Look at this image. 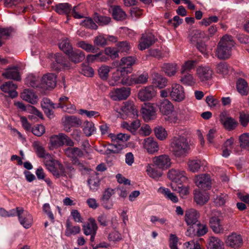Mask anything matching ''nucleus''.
I'll return each instance as SVG.
<instances>
[{"label": "nucleus", "instance_id": "obj_1", "mask_svg": "<svg viewBox=\"0 0 249 249\" xmlns=\"http://www.w3.org/2000/svg\"><path fill=\"white\" fill-rule=\"evenodd\" d=\"M235 45L231 36H224L218 43L215 51V56L220 59L229 58L231 54V50Z\"/></svg>", "mask_w": 249, "mask_h": 249}, {"label": "nucleus", "instance_id": "obj_2", "mask_svg": "<svg viewBox=\"0 0 249 249\" xmlns=\"http://www.w3.org/2000/svg\"><path fill=\"white\" fill-rule=\"evenodd\" d=\"M170 148L176 157H180L188 152L190 145L186 138L183 136H177L171 139Z\"/></svg>", "mask_w": 249, "mask_h": 249}, {"label": "nucleus", "instance_id": "obj_3", "mask_svg": "<svg viewBox=\"0 0 249 249\" xmlns=\"http://www.w3.org/2000/svg\"><path fill=\"white\" fill-rule=\"evenodd\" d=\"M15 216H18L20 224L25 229L30 228L33 223L32 215L22 207H17Z\"/></svg>", "mask_w": 249, "mask_h": 249}, {"label": "nucleus", "instance_id": "obj_4", "mask_svg": "<svg viewBox=\"0 0 249 249\" xmlns=\"http://www.w3.org/2000/svg\"><path fill=\"white\" fill-rule=\"evenodd\" d=\"M50 141L51 146L54 148H58L64 144L69 146L74 145V142L71 139L63 133L52 136Z\"/></svg>", "mask_w": 249, "mask_h": 249}, {"label": "nucleus", "instance_id": "obj_5", "mask_svg": "<svg viewBox=\"0 0 249 249\" xmlns=\"http://www.w3.org/2000/svg\"><path fill=\"white\" fill-rule=\"evenodd\" d=\"M169 96L172 101L180 102L185 98L184 88L179 84L173 83L169 88Z\"/></svg>", "mask_w": 249, "mask_h": 249}, {"label": "nucleus", "instance_id": "obj_6", "mask_svg": "<svg viewBox=\"0 0 249 249\" xmlns=\"http://www.w3.org/2000/svg\"><path fill=\"white\" fill-rule=\"evenodd\" d=\"M45 165L47 169L56 177L66 175L63 165L58 161L54 160L53 158L50 160H47L45 161Z\"/></svg>", "mask_w": 249, "mask_h": 249}, {"label": "nucleus", "instance_id": "obj_7", "mask_svg": "<svg viewBox=\"0 0 249 249\" xmlns=\"http://www.w3.org/2000/svg\"><path fill=\"white\" fill-rule=\"evenodd\" d=\"M141 113L144 120L145 122H148L156 117V107L154 104L145 103L142 107Z\"/></svg>", "mask_w": 249, "mask_h": 249}, {"label": "nucleus", "instance_id": "obj_8", "mask_svg": "<svg viewBox=\"0 0 249 249\" xmlns=\"http://www.w3.org/2000/svg\"><path fill=\"white\" fill-rule=\"evenodd\" d=\"M130 89L129 88H117L112 90L109 96L114 101H121L127 99L130 95Z\"/></svg>", "mask_w": 249, "mask_h": 249}, {"label": "nucleus", "instance_id": "obj_9", "mask_svg": "<svg viewBox=\"0 0 249 249\" xmlns=\"http://www.w3.org/2000/svg\"><path fill=\"white\" fill-rule=\"evenodd\" d=\"M154 164L160 169L166 170L171 165V160L167 155L156 156L153 159Z\"/></svg>", "mask_w": 249, "mask_h": 249}, {"label": "nucleus", "instance_id": "obj_10", "mask_svg": "<svg viewBox=\"0 0 249 249\" xmlns=\"http://www.w3.org/2000/svg\"><path fill=\"white\" fill-rule=\"evenodd\" d=\"M213 74L212 70L208 66H199L196 70V75L201 82L210 80Z\"/></svg>", "mask_w": 249, "mask_h": 249}, {"label": "nucleus", "instance_id": "obj_11", "mask_svg": "<svg viewBox=\"0 0 249 249\" xmlns=\"http://www.w3.org/2000/svg\"><path fill=\"white\" fill-rule=\"evenodd\" d=\"M168 177L172 181L178 184L187 180L185 172L179 169L170 170L168 173Z\"/></svg>", "mask_w": 249, "mask_h": 249}, {"label": "nucleus", "instance_id": "obj_12", "mask_svg": "<svg viewBox=\"0 0 249 249\" xmlns=\"http://www.w3.org/2000/svg\"><path fill=\"white\" fill-rule=\"evenodd\" d=\"M195 182L198 188L203 190L210 189L211 187V179L208 174H201L196 176Z\"/></svg>", "mask_w": 249, "mask_h": 249}, {"label": "nucleus", "instance_id": "obj_13", "mask_svg": "<svg viewBox=\"0 0 249 249\" xmlns=\"http://www.w3.org/2000/svg\"><path fill=\"white\" fill-rule=\"evenodd\" d=\"M225 244L227 246L234 249H238L243 244V239L240 234L232 233L227 236Z\"/></svg>", "mask_w": 249, "mask_h": 249}, {"label": "nucleus", "instance_id": "obj_14", "mask_svg": "<svg viewBox=\"0 0 249 249\" xmlns=\"http://www.w3.org/2000/svg\"><path fill=\"white\" fill-rule=\"evenodd\" d=\"M155 41V36L152 33L143 34L139 40L138 48L140 50H144L153 44Z\"/></svg>", "mask_w": 249, "mask_h": 249}, {"label": "nucleus", "instance_id": "obj_15", "mask_svg": "<svg viewBox=\"0 0 249 249\" xmlns=\"http://www.w3.org/2000/svg\"><path fill=\"white\" fill-rule=\"evenodd\" d=\"M156 95V91L153 86H147L139 91L138 98L142 101L150 100Z\"/></svg>", "mask_w": 249, "mask_h": 249}, {"label": "nucleus", "instance_id": "obj_16", "mask_svg": "<svg viewBox=\"0 0 249 249\" xmlns=\"http://www.w3.org/2000/svg\"><path fill=\"white\" fill-rule=\"evenodd\" d=\"M122 112L128 116L132 118H136L138 116V111L134 103L128 101L124 103L121 107Z\"/></svg>", "mask_w": 249, "mask_h": 249}, {"label": "nucleus", "instance_id": "obj_17", "mask_svg": "<svg viewBox=\"0 0 249 249\" xmlns=\"http://www.w3.org/2000/svg\"><path fill=\"white\" fill-rule=\"evenodd\" d=\"M17 89V86L11 81L4 82L0 87V89L4 93L8 94V96L11 98H15L18 96Z\"/></svg>", "mask_w": 249, "mask_h": 249}, {"label": "nucleus", "instance_id": "obj_18", "mask_svg": "<svg viewBox=\"0 0 249 249\" xmlns=\"http://www.w3.org/2000/svg\"><path fill=\"white\" fill-rule=\"evenodd\" d=\"M200 214L194 209H189L185 211L184 219L188 225H194L198 222Z\"/></svg>", "mask_w": 249, "mask_h": 249}, {"label": "nucleus", "instance_id": "obj_19", "mask_svg": "<svg viewBox=\"0 0 249 249\" xmlns=\"http://www.w3.org/2000/svg\"><path fill=\"white\" fill-rule=\"evenodd\" d=\"M143 147L150 154L158 152L159 149L158 142L153 138L150 137L144 139Z\"/></svg>", "mask_w": 249, "mask_h": 249}, {"label": "nucleus", "instance_id": "obj_20", "mask_svg": "<svg viewBox=\"0 0 249 249\" xmlns=\"http://www.w3.org/2000/svg\"><path fill=\"white\" fill-rule=\"evenodd\" d=\"M220 121L225 128L230 131L235 129L238 124L237 121L231 117H226L224 113L220 114Z\"/></svg>", "mask_w": 249, "mask_h": 249}, {"label": "nucleus", "instance_id": "obj_21", "mask_svg": "<svg viewBox=\"0 0 249 249\" xmlns=\"http://www.w3.org/2000/svg\"><path fill=\"white\" fill-rule=\"evenodd\" d=\"M210 228L215 233H223L224 228L221 222V219L218 216H213L210 218L209 221Z\"/></svg>", "mask_w": 249, "mask_h": 249}, {"label": "nucleus", "instance_id": "obj_22", "mask_svg": "<svg viewBox=\"0 0 249 249\" xmlns=\"http://www.w3.org/2000/svg\"><path fill=\"white\" fill-rule=\"evenodd\" d=\"M56 85L55 76L53 73L44 75L42 79L40 87L44 89L54 88Z\"/></svg>", "mask_w": 249, "mask_h": 249}, {"label": "nucleus", "instance_id": "obj_23", "mask_svg": "<svg viewBox=\"0 0 249 249\" xmlns=\"http://www.w3.org/2000/svg\"><path fill=\"white\" fill-rule=\"evenodd\" d=\"M70 60L74 63L82 61L85 57L84 53L80 50L71 49L66 53Z\"/></svg>", "mask_w": 249, "mask_h": 249}, {"label": "nucleus", "instance_id": "obj_24", "mask_svg": "<svg viewBox=\"0 0 249 249\" xmlns=\"http://www.w3.org/2000/svg\"><path fill=\"white\" fill-rule=\"evenodd\" d=\"M65 154L69 158H71L76 164L78 162L77 158H81L83 156V151L77 147H68L64 149Z\"/></svg>", "mask_w": 249, "mask_h": 249}, {"label": "nucleus", "instance_id": "obj_25", "mask_svg": "<svg viewBox=\"0 0 249 249\" xmlns=\"http://www.w3.org/2000/svg\"><path fill=\"white\" fill-rule=\"evenodd\" d=\"M160 111L163 114L168 115L172 113L174 110V106L168 99H163L160 101L158 105Z\"/></svg>", "mask_w": 249, "mask_h": 249}, {"label": "nucleus", "instance_id": "obj_26", "mask_svg": "<svg viewBox=\"0 0 249 249\" xmlns=\"http://www.w3.org/2000/svg\"><path fill=\"white\" fill-rule=\"evenodd\" d=\"M206 37L207 35L205 33L200 30H194L189 35L190 41L192 44L199 43Z\"/></svg>", "mask_w": 249, "mask_h": 249}, {"label": "nucleus", "instance_id": "obj_27", "mask_svg": "<svg viewBox=\"0 0 249 249\" xmlns=\"http://www.w3.org/2000/svg\"><path fill=\"white\" fill-rule=\"evenodd\" d=\"M124 72H125V68H118L117 71L113 73L111 78L109 80V85L115 86L120 84H122V77Z\"/></svg>", "mask_w": 249, "mask_h": 249}, {"label": "nucleus", "instance_id": "obj_28", "mask_svg": "<svg viewBox=\"0 0 249 249\" xmlns=\"http://www.w3.org/2000/svg\"><path fill=\"white\" fill-rule=\"evenodd\" d=\"M2 75L7 79H13L16 81H19L21 79L18 69L16 67L7 69L2 73Z\"/></svg>", "mask_w": 249, "mask_h": 249}, {"label": "nucleus", "instance_id": "obj_29", "mask_svg": "<svg viewBox=\"0 0 249 249\" xmlns=\"http://www.w3.org/2000/svg\"><path fill=\"white\" fill-rule=\"evenodd\" d=\"M21 98L32 104H35L37 102V97L32 90L25 89L20 94Z\"/></svg>", "mask_w": 249, "mask_h": 249}, {"label": "nucleus", "instance_id": "obj_30", "mask_svg": "<svg viewBox=\"0 0 249 249\" xmlns=\"http://www.w3.org/2000/svg\"><path fill=\"white\" fill-rule=\"evenodd\" d=\"M98 226L95 220L93 218H90L87 224L83 226L84 233L86 235L96 233Z\"/></svg>", "mask_w": 249, "mask_h": 249}, {"label": "nucleus", "instance_id": "obj_31", "mask_svg": "<svg viewBox=\"0 0 249 249\" xmlns=\"http://www.w3.org/2000/svg\"><path fill=\"white\" fill-rule=\"evenodd\" d=\"M178 69V65L176 63H165L161 67L162 71L170 77L175 75Z\"/></svg>", "mask_w": 249, "mask_h": 249}, {"label": "nucleus", "instance_id": "obj_32", "mask_svg": "<svg viewBox=\"0 0 249 249\" xmlns=\"http://www.w3.org/2000/svg\"><path fill=\"white\" fill-rule=\"evenodd\" d=\"M33 145L38 156L44 158L45 162L47 160H49L52 159L51 156L46 152L43 146L38 142H34Z\"/></svg>", "mask_w": 249, "mask_h": 249}, {"label": "nucleus", "instance_id": "obj_33", "mask_svg": "<svg viewBox=\"0 0 249 249\" xmlns=\"http://www.w3.org/2000/svg\"><path fill=\"white\" fill-rule=\"evenodd\" d=\"M209 199V196L206 192H201L195 190L194 192V200L197 205H203Z\"/></svg>", "mask_w": 249, "mask_h": 249}, {"label": "nucleus", "instance_id": "obj_34", "mask_svg": "<svg viewBox=\"0 0 249 249\" xmlns=\"http://www.w3.org/2000/svg\"><path fill=\"white\" fill-rule=\"evenodd\" d=\"M236 89L241 95H247L249 91V87L247 81L243 78H239L236 82Z\"/></svg>", "mask_w": 249, "mask_h": 249}, {"label": "nucleus", "instance_id": "obj_35", "mask_svg": "<svg viewBox=\"0 0 249 249\" xmlns=\"http://www.w3.org/2000/svg\"><path fill=\"white\" fill-rule=\"evenodd\" d=\"M41 107L47 116L49 118L53 117V109L54 108L53 104L48 99H44L41 102Z\"/></svg>", "mask_w": 249, "mask_h": 249}, {"label": "nucleus", "instance_id": "obj_36", "mask_svg": "<svg viewBox=\"0 0 249 249\" xmlns=\"http://www.w3.org/2000/svg\"><path fill=\"white\" fill-rule=\"evenodd\" d=\"M66 229L65 235L67 236H71L72 235H76L81 231V228L79 226H73L69 221L66 222Z\"/></svg>", "mask_w": 249, "mask_h": 249}, {"label": "nucleus", "instance_id": "obj_37", "mask_svg": "<svg viewBox=\"0 0 249 249\" xmlns=\"http://www.w3.org/2000/svg\"><path fill=\"white\" fill-rule=\"evenodd\" d=\"M158 192L162 194L168 199L171 200L173 203H177L178 201V199L176 195L172 193L168 188L160 187L158 189Z\"/></svg>", "mask_w": 249, "mask_h": 249}, {"label": "nucleus", "instance_id": "obj_38", "mask_svg": "<svg viewBox=\"0 0 249 249\" xmlns=\"http://www.w3.org/2000/svg\"><path fill=\"white\" fill-rule=\"evenodd\" d=\"M112 15L113 18L117 20H123L125 19L126 15L125 13L119 6L112 8Z\"/></svg>", "mask_w": 249, "mask_h": 249}, {"label": "nucleus", "instance_id": "obj_39", "mask_svg": "<svg viewBox=\"0 0 249 249\" xmlns=\"http://www.w3.org/2000/svg\"><path fill=\"white\" fill-rule=\"evenodd\" d=\"M54 59L56 63L59 65V66H55L54 65L52 68L55 70H58L60 67L64 68H69L70 67V63L66 60L60 54L57 53L54 55Z\"/></svg>", "mask_w": 249, "mask_h": 249}, {"label": "nucleus", "instance_id": "obj_40", "mask_svg": "<svg viewBox=\"0 0 249 249\" xmlns=\"http://www.w3.org/2000/svg\"><path fill=\"white\" fill-rule=\"evenodd\" d=\"M153 83L160 89H162L167 85L168 80L165 77H163L158 73H155L154 75Z\"/></svg>", "mask_w": 249, "mask_h": 249}, {"label": "nucleus", "instance_id": "obj_41", "mask_svg": "<svg viewBox=\"0 0 249 249\" xmlns=\"http://www.w3.org/2000/svg\"><path fill=\"white\" fill-rule=\"evenodd\" d=\"M180 82L184 85L191 86L196 83V79L190 72L181 73Z\"/></svg>", "mask_w": 249, "mask_h": 249}, {"label": "nucleus", "instance_id": "obj_42", "mask_svg": "<svg viewBox=\"0 0 249 249\" xmlns=\"http://www.w3.org/2000/svg\"><path fill=\"white\" fill-rule=\"evenodd\" d=\"M88 185L91 191H97L100 186V179L96 175L92 176L88 180Z\"/></svg>", "mask_w": 249, "mask_h": 249}, {"label": "nucleus", "instance_id": "obj_43", "mask_svg": "<svg viewBox=\"0 0 249 249\" xmlns=\"http://www.w3.org/2000/svg\"><path fill=\"white\" fill-rule=\"evenodd\" d=\"M136 61V59L132 56H127L123 57L121 60L120 66L121 68H125V72L126 73L130 72V71L126 70V68H129L134 64Z\"/></svg>", "mask_w": 249, "mask_h": 249}, {"label": "nucleus", "instance_id": "obj_44", "mask_svg": "<svg viewBox=\"0 0 249 249\" xmlns=\"http://www.w3.org/2000/svg\"><path fill=\"white\" fill-rule=\"evenodd\" d=\"M223 242L218 238L211 237L210 238L208 249H223Z\"/></svg>", "mask_w": 249, "mask_h": 249}, {"label": "nucleus", "instance_id": "obj_45", "mask_svg": "<svg viewBox=\"0 0 249 249\" xmlns=\"http://www.w3.org/2000/svg\"><path fill=\"white\" fill-rule=\"evenodd\" d=\"M140 125L141 123L139 120H135L130 124L125 122L124 123L123 125L124 128L126 129L131 133H135Z\"/></svg>", "mask_w": 249, "mask_h": 249}, {"label": "nucleus", "instance_id": "obj_46", "mask_svg": "<svg viewBox=\"0 0 249 249\" xmlns=\"http://www.w3.org/2000/svg\"><path fill=\"white\" fill-rule=\"evenodd\" d=\"M71 6L68 3H59L56 5L55 11L59 14H68L71 11Z\"/></svg>", "mask_w": 249, "mask_h": 249}, {"label": "nucleus", "instance_id": "obj_47", "mask_svg": "<svg viewBox=\"0 0 249 249\" xmlns=\"http://www.w3.org/2000/svg\"><path fill=\"white\" fill-rule=\"evenodd\" d=\"M196 66V61L188 60L185 61L181 66L180 73L189 72Z\"/></svg>", "mask_w": 249, "mask_h": 249}, {"label": "nucleus", "instance_id": "obj_48", "mask_svg": "<svg viewBox=\"0 0 249 249\" xmlns=\"http://www.w3.org/2000/svg\"><path fill=\"white\" fill-rule=\"evenodd\" d=\"M83 127V132L87 136H91L95 130L94 124L89 122H84Z\"/></svg>", "mask_w": 249, "mask_h": 249}, {"label": "nucleus", "instance_id": "obj_49", "mask_svg": "<svg viewBox=\"0 0 249 249\" xmlns=\"http://www.w3.org/2000/svg\"><path fill=\"white\" fill-rule=\"evenodd\" d=\"M156 137L160 140H165L167 137V133L165 129L162 126H158L154 129Z\"/></svg>", "mask_w": 249, "mask_h": 249}, {"label": "nucleus", "instance_id": "obj_50", "mask_svg": "<svg viewBox=\"0 0 249 249\" xmlns=\"http://www.w3.org/2000/svg\"><path fill=\"white\" fill-rule=\"evenodd\" d=\"M146 172L147 175L154 179H158L162 176V173L152 168L150 165H148L146 167Z\"/></svg>", "mask_w": 249, "mask_h": 249}, {"label": "nucleus", "instance_id": "obj_51", "mask_svg": "<svg viewBox=\"0 0 249 249\" xmlns=\"http://www.w3.org/2000/svg\"><path fill=\"white\" fill-rule=\"evenodd\" d=\"M201 165L200 160L195 159L190 160L188 162L189 169L192 172H197Z\"/></svg>", "mask_w": 249, "mask_h": 249}, {"label": "nucleus", "instance_id": "obj_52", "mask_svg": "<svg viewBox=\"0 0 249 249\" xmlns=\"http://www.w3.org/2000/svg\"><path fill=\"white\" fill-rule=\"evenodd\" d=\"M94 43L96 46L104 47L107 44V38L104 35L100 34L95 37Z\"/></svg>", "mask_w": 249, "mask_h": 249}, {"label": "nucleus", "instance_id": "obj_53", "mask_svg": "<svg viewBox=\"0 0 249 249\" xmlns=\"http://www.w3.org/2000/svg\"><path fill=\"white\" fill-rule=\"evenodd\" d=\"M216 70L217 73L225 75L229 73L230 67L227 63L221 62L217 65Z\"/></svg>", "mask_w": 249, "mask_h": 249}, {"label": "nucleus", "instance_id": "obj_54", "mask_svg": "<svg viewBox=\"0 0 249 249\" xmlns=\"http://www.w3.org/2000/svg\"><path fill=\"white\" fill-rule=\"evenodd\" d=\"M134 85L144 84L147 83L148 79V75L147 73H143L140 75H133Z\"/></svg>", "mask_w": 249, "mask_h": 249}, {"label": "nucleus", "instance_id": "obj_55", "mask_svg": "<svg viewBox=\"0 0 249 249\" xmlns=\"http://www.w3.org/2000/svg\"><path fill=\"white\" fill-rule=\"evenodd\" d=\"M59 47L65 53L72 48L69 40L67 38H63L61 39L59 43Z\"/></svg>", "mask_w": 249, "mask_h": 249}, {"label": "nucleus", "instance_id": "obj_56", "mask_svg": "<svg viewBox=\"0 0 249 249\" xmlns=\"http://www.w3.org/2000/svg\"><path fill=\"white\" fill-rule=\"evenodd\" d=\"M83 11V7L81 5H79L73 8L71 11V14L75 18H84Z\"/></svg>", "mask_w": 249, "mask_h": 249}, {"label": "nucleus", "instance_id": "obj_57", "mask_svg": "<svg viewBox=\"0 0 249 249\" xmlns=\"http://www.w3.org/2000/svg\"><path fill=\"white\" fill-rule=\"evenodd\" d=\"M66 124L71 126H78L81 124V121L73 116H66L65 117Z\"/></svg>", "mask_w": 249, "mask_h": 249}, {"label": "nucleus", "instance_id": "obj_58", "mask_svg": "<svg viewBox=\"0 0 249 249\" xmlns=\"http://www.w3.org/2000/svg\"><path fill=\"white\" fill-rule=\"evenodd\" d=\"M116 47L118 53H127L131 48L130 44L126 41L118 42L116 45Z\"/></svg>", "mask_w": 249, "mask_h": 249}, {"label": "nucleus", "instance_id": "obj_59", "mask_svg": "<svg viewBox=\"0 0 249 249\" xmlns=\"http://www.w3.org/2000/svg\"><path fill=\"white\" fill-rule=\"evenodd\" d=\"M77 46L87 52L95 53L96 52L95 48L93 46L83 41L79 42L77 43Z\"/></svg>", "mask_w": 249, "mask_h": 249}, {"label": "nucleus", "instance_id": "obj_60", "mask_svg": "<svg viewBox=\"0 0 249 249\" xmlns=\"http://www.w3.org/2000/svg\"><path fill=\"white\" fill-rule=\"evenodd\" d=\"M110 71V68L107 66H102L98 70L100 77L103 80H107Z\"/></svg>", "mask_w": 249, "mask_h": 249}, {"label": "nucleus", "instance_id": "obj_61", "mask_svg": "<svg viewBox=\"0 0 249 249\" xmlns=\"http://www.w3.org/2000/svg\"><path fill=\"white\" fill-rule=\"evenodd\" d=\"M239 122L243 127L247 126L249 123V113L247 112H240L239 114Z\"/></svg>", "mask_w": 249, "mask_h": 249}, {"label": "nucleus", "instance_id": "obj_62", "mask_svg": "<svg viewBox=\"0 0 249 249\" xmlns=\"http://www.w3.org/2000/svg\"><path fill=\"white\" fill-rule=\"evenodd\" d=\"M26 81L32 87H37L39 86V78L33 74H30L27 77Z\"/></svg>", "mask_w": 249, "mask_h": 249}, {"label": "nucleus", "instance_id": "obj_63", "mask_svg": "<svg viewBox=\"0 0 249 249\" xmlns=\"http://www.w3.org/2000/svg\"><path fill=\"white\" fill-rule=\"evenodd\" d=\"M45 127L43 125L36 124L35 125L32 129V133L36 136H41L45 133Z\"/></svg>", "mask_w": 249, "mask_h": 249}, {"label": "nucleus", "instance_id": "obj_64", "mask_svg": "<svg viewBox=\"0 0 249 249\" xmlns=\"http://www.w3.org/2000/svg\"><path fill=\"white\" fill-rule=\"evenodd\" d=\"M240 146L242 147H245L249 144V133H245L239 137Z\"/></svg>", "mask_w": 249, "mask_h": 249}]
</instances>
